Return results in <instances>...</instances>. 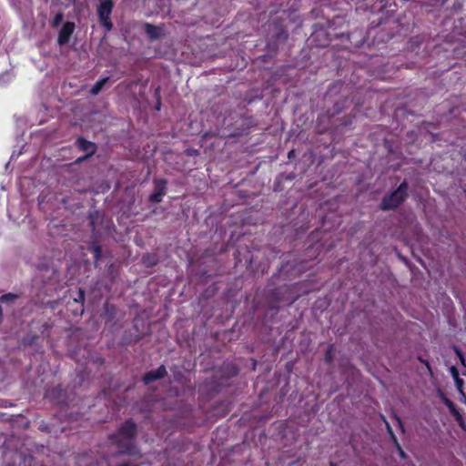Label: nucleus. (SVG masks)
Wrapping results in <instances>:
<instances>
[{
	"label": "nucleus",
	"mask_w": 466,
	"mask_h": 466,
	"mask_svg": "<svg viewBox=\"0 0 466 466\" xmlns=\"http://www.w3.org/2000/svg\"><path fill=\"white\" fill-rule=\"evenodd\" d=\"M84 300H85V291L82 289H80L78 291V298H76L75 301L83 303Z\"/></svg>",
	"instance_id": "412c9836"
},
{
	"label": "nucleus",
	"mask_w": 466,
	"mask_h": 466,
	"mask_svg": "<svg viewBox=\"0 0 466 466\" xmlns=\"http://www.w3.org/2000/svg\"><path fill=\"white\" fill-rule=\"evenodd\" d=\"M419 360H420L421 363H423V364H425V365H426V367H427L428 370H429L431 373L432 372V370H431V365H430L429 361H427V360H423V359H422V358H420V357L419 358Z\"/></svg>",
	"instance_id": "393cba45"
},
{
	"label": "nucleus",
	"mask_w": 466,
	"mask_h": 466,
	"mask_svg": "<svg viewBox=\"0 0 466 466\" xmlns=\"http://www.w3.org/2000/svg\"><path fill=\"white\" fill-rule=\"evenodd\" d=\"M132 448L133 447L131 445H128L126 447V449L121 450L120 453H129L130 454V453H132Z\"/></svg>",
	"instance_id": "bb28decb"
},
{
	"label": "nucleus",
	"mask_w": 466,
	"mask_h": 466,
	"mask_svg": "<svg viewBox=\"0 0 466 466\" xmlns=\"http://www.w3.org/2000/svg\"><path fill=\"white\" fill-rule=\"evenodd\" d=\"M450 411L453 415L455 420L458 421L459 425L461 428H464L463 418H462L461 414L459 412V410H457V408L454 407L453 409H451Z\"/></svg>",
	"instance_id": "ddd939ff"
},
{
	"label": "nucleus",
	"mask_w": 466,
	"mask_h": 466,
	"mask_svg": "<svg viewBox=\"0 0 466 466\" xmlns=\"http://www.w3.org/2000/svg\"><path fill=\"white\" fill-rule=\"evenodd\" d=\"M333 359V350L332 347H329L326 353H325V360L328 362H330Z\"/></svg>",
	"instance_id": "aec40b11"
},
{
	"label": "nucleus",
	"mask_w": 466,
	"mask_h": 466,
	"mask_svg": "<svg viewBox=\"0 0 466 466\" xmlns=\"http://www.w3.org/2000/svg\"><path fill=\"white\" fill-rule=\"evenodd\" d=\"M88 249L94 254L96 260L100 259L102 256V248L99 245L93 244L88 248Z\"/></svg>",
	"instance_id": "9d476101"
},
{
	"label": "nucleus",
	"mask_w": 466,
	"mask_h": 466,
	"mask_svg": "<svg viewBox=\"0 0 466 466\" xmlns=\"http://www.w3.org/2000/svg\"><path fill=\"white\" fill-rule=\"evenodd\" d=\"M329 466H337V464L331 461L329 462Z\"/></svg>",
	"instance_id": "7c9ffc66"
},
{
	"label": "nucleus",
	"mask_w": 466,
	"mask_h": 466,
	"mask_svg": "<svg viewBox=\"0 0 466 466\" xmlns=\"http://www.w3.org/2000/svg\"><path fill=\"white\" fill-rule=\"evenodd\" d=\"M450 411L453 415L455 420L458 421L459 425L461 428H464L463 418H462L461 414L459 412V410H457V408L454 407L453 409H451Z\"/></svg>",
	"instance_id": "4468645a"
},
{
	"label": "nucleus",
	"mask_w": 466,
	"mask_h": 466,
	"mask_svg": "<svg viewBox=\"0 0 466 466\" xmlns=\"http://www.w3.org/2000/svg\"><path fill=\"white\" fill-rule=\"evenodd\" d=\"M293 155H294V151L293 150L289 151L288 154L289 158H291L293 157Z\"/></svg>",
	"instance_id": "c756f323"
},
{
	"label": "nucleus",
	"mask_w": 466,
	"mask_h": 466,
	"mask_svg": "<svg viewBox=\"0 0 466 466\" xmlns=\"http://www.w3.org/2000/svg\"><path fill=\"white\" fill-rule=\"evenodd\" d=\"M450 411L453 415L455 420L458 421L459 425L461 428H464L463 418H462L461 414L459 412V410H457V408L454 407L453 409H451Z\"/></svg>",
	"instance_id": "f8f14e48"
},
{
	"label": "nucleus",
	"mask_w": 466,
	"mask_h": 466,
	"mask_svg": "<svg viewBox=\"0 0 466 466\" xmlns=\"http://www.w3.org/2000/svg\"><path fill=\"white\" fill-rule=\"evenodd\" d=\"M454 351L456 353V355L458 356V358L460 359V361L461 363L463 365V366H466L465 364V359H464V356H463V353L462 351L456 346H454Z\"/></svg>",
	"instance_id": "6ab92c4d"
},
{
	"label": "nucleus",
	"mask_w": 466,
	"mask_h": 466,
	"mask_svg": "<svg viewBox=\"0 0 466 466\" xmlns=\"http://www.w3.org/2000/svg\"><path fill=\"white\" fill-rule=\"evenodd\" d=\"M387 430H388L390 435L391 436V439L397 443V439H396L390 426L389 425V423H387Z\"/></svg>",
	"instance_id": "a878e982"
},
{
	"label": "nucleus",
	"mask_w": 466,
	"mask_h": 466,
	"mask_svg": "<svg viewBox=\"0 0 466 466\" xmlns=\"http://www.w3.org/2000/svg\"><path fill=\"white\" fill-rule=\"evenodd\" d=\"M394 417H395V419H396V420H397V422H398V425L400 426V429H401V431H403V424H402L401 420H400L398 416H396V415H395Z\"/></svg>",
	"instance_id": "cd10ccee"
},
{
	"label": "nucleus",
	"mask_w": 466,
	"mask_h": 466,
	"mask_svg": "<svg viewBox=\"0 0 466 466\" xmlns=\"http://www.w3.org/2000/svg\"><path fill=\"white\" fill-rule=\"evenodd\" d=\"M450 411L453 415L455 420L458 421L459 425L461 428H464L463 418H462L461 414L459 412V410H457V408L454 407L453 409H451Z\"/></svg>",
	"instance_id": "9b49d317"
},
{
	"label": "nucleus",
	"mask_w": 466,
	"mask_h": 466,
	"mask_svg": "<svg viewBox=\"0 0 466 466\" xmlns=\"http://www.w3.org/2000/svg\"><path fill=\"white\" fill-rule=\"evenodd\" d=\"M167 372L164 365L159 366L156 370L147 372L143 377V381L149 384L155 380H160L167 376Z\"/></svg>",
	"instance_id": "39448f33"
},
{
	"label": "nucleus",
	"mask_w": 466,
	"mask_h": 466,
	"mask_svg": "<svg viewBox=\"0 0 466 466\" xmlns=\"http://www.w3.org/2000/svg\"><path fill=\"white\" fill-rule=\"evenodd\" d=\"M450 411L453 415L455 420L458 421L459 425L461 428H464L463 418H462L461 414L459 412V410H457V408L454 407L453 409H451Z\"/></svg>",
	"instance_id": "2eb2a0df"
},
{
	"label": "nucleus",
	"mask_w": 466,
	"mask_h": 466,
	"mask_svg": "<svg viewBox=\"0 0 466 466\" xmlns=\"http://www.w3.org/2000/svg\"><path fill=\"white\" fill-rule=\"evenodd\" d=\"M157 190L149 196V200L153 203H159L162 201L163 196L166 194L167 181L165 179L155 180Z\"/></svg>",
	"instance_id": "423d86ee"
},
{
	"label": "nucleus",
	"mask_w": 466,
	"mask_h": 466,
	"mask_svg": "<svg viewBox=\"0 0 466 466\" xmlns=\"http://www.w3.org/2000/svg\"><path fill=\"white\" fill-rule=\"evenodd\" d=\"M145 31L152 40L158 39L162 36V29L148 23L145 24Z\"/></svg>",
	"instance_id": "6e6552de"
},
{
	"label": "nucleus",
	"mask_w": 466,
	"mask_h": 466,
	"mask_svg": "<svg viewBox=\"0 0 466 466\" xmlns=\"http://www.w3.org/2000/svg\"><path fill=\"white\" fill-rule=\"evenodd\" d=\"M75 24L73 22H66L59 31L57 43L59 46H65L69 42L70 36L74 33Z\"/></svg>",
	"instance_id": "20e7f679"
},
{
	"label": "nucleus",
	"mask_w": 466,
	"mask_h": 466,
	"mask_svg": "<svg viewBox=\"0 0 466 466\" xmlns=\"http://www.w3.org/2000/svg\"><path fill=\"white\" fill-rule=\"evenodd\" d=\"M463 159L466 160V153L463 155Z\"/></svg>",
	"instance_id": "473e14b6"
},
{
	"label": "nucleus",
	"mask_w": 466,
	"mask_h": 466,
	"mask_svg": "<svg viewBox=\"0 0 466 466\" xmlns=\"http://www.w3.org/2000/svg\"><path fill=\"white\" fill-rule=\"evenodd\" d=\"M63 19H64L63 13H61V12L57 13L55 15L53 21L51 22V26L54 28L57 27L62 23Z\"/></svg>",
	"instance_id": "dca6fc26"
},
{
	"label": "nucleus",
	"mask_w": 466,
	"mask_h": 466,
	"mask_svg": "<svg viewBox=\"0 0 466 466\" xmlns=\"http://www.w3.org/2000/svg\"><path fill=\"white\" fill-rule=\"evenodd\" d=\"M76 146L82 151H88L89 156L93 155L96 152V147L94 143L86 140L83 137H78L76 140Z\"/></svg>",
	"instance_id": "0eeeda50"
},
{
	"label": "nucleus",
	"mask_w": 466,
	"mask_h": 466,
	"mask_svg": "<svg viewBox=\"0 0 466 466\" xmlns=\"http://www.w3.org/2000/svg\"><path fill=\"white\" fill-rule=\"evenodd\" d=\"M17 296L13 293H7L0 297V302H14Z\"/></svg>",
	"instance_id": "f3484780"
},
{
	"label": "nucleus",
	"mask_w": 466,
	"mask_h": 466,
	"mask_svg": "<svg viewBox=\"0 0 466 466\" xmlns=\"http://www.w3.org/2000/svg\"><path fill=\"white\" fill-rule=\"evenodd\" d=\"M137 432V425L132 420H127L118 430L116 435L113 436L114 441L121 447L122 441H130Z\"/></svg>",
	"instance_id": "7ed1b4c3"
},
{
	"label": "nucleus",
	"mask_w": 466,
	"mask_h": 466,
	"mask_svg": "<svg viewBox=\"0 0 466 466\" xmlns=\"http://www.w3.org/2000/svg\"><path fill=\"white\" fill-rule=\"evenodd\" d=\"M398 448L400 450V454L401 457H404L405 456V452L400 449V447L398 445Z\"/></svg>",
	"instance_id": "c85d7f7f"
},
{
	"label": "nucleus",
	"mask_w": 466,
	"mask_h": 466,
	"mask_svg": "<svg viewBox=\"0 0 466 466\" xmlns=\"http://www.w3.org/2000/svg\"><path fill=\"white\" fill-rule=\"evenodd\" d=\"M109 77H104L99 79L90 89V94L93 96H96L104 87V86L108 82Z\"/></svg>",
	"instance_id": "1a4fd4ad"
},
{
	"label": "nucleus",
	"mask_w": 466,
	"mask_h": 466,
	"mask_svg": "<svg viewBox=\"0 0 466 466\" xmlns=\"http://www.w3.org/2000/svg\"><path fill=\"white\" fill-rule=\"evenodd\" d=\"M444 404L447 406L449 410L451 409H453L454 407H456L455 404L451 400H449L448 398L444 399Z\"/></svg>",
	"instance_id": "b1692460"
},
{
	"label": "nucleus",
	"mask_w": 466,
	"mask_h": 466,
	"mask_svg": "<svg viewBox=\"0 0 466 466\" xmlns=\"http://www.w3.org/2000/svg\"><path fill=\"white\" fill-rule=\"evenodd\" d=\"M450 372H451L452 378L454 379V380H457L458 378H460L459 371L456 367H454V366L451 367Z\"/></svg>",
	"instance_id": "4be33fe9"
},
{
	"label": "nucleus",
	"mask_w": 466,
	"mask_h": 466,
	"mask_svg": "<svg viewBox=\"0 0 466 466\" xmlns=\"http://www.w3.org/2000/svg\"><path fill=\"white\" fill-rule=\"evenodd\" d=\"M455 381V385H456V388L458 390V391L460 392V394L462 396V397H465V393L463 391V384H464V381L461 378H458L457 380H454Z\"/></svg>",
	"instance_id": "a211bd4d"
},
{
	"label": "nucleus",
	"mask_w": 466,
	"mask_h": 466,
	"mask_svg": "<svg viewBox=\"0 0 466 466\" xmlns=\"http://www.w3.org/2000/svg\"><path fill=\"white\" fill-rule=\"evenodd\" d=\"M91 226L93 228V230H95V226H94V221L93 220L91 221Z\"/></svg>",
	"instance_id": "2f4dec72"
},
{
	"label": "nucleus",
	"mask_w": 466,
	"mask_h": 466,
	"mask_svg": "<svg viewBox=\"0 0 466 466\" xmlns=\"http://www.w3.org/2000/svg\"><path fill=\"white\" fill-rule=\"evenodd\" d=\"M114 8L113 0H99L97 6V16L100 25L109 32L113 28V23L111 21V13Z\"/></svg>",
	"instance_id": "f03ea898"
},
{
	"label": "nucleus",
	"mask_w": 466,
	"mask_h": 466,
	"mask_svg": "<svg viewBox=\"0 0 466 466\" xmlns=\"http://www.w3.org/2000/svg\"><path fill=\"white\" fill-rule=\"evenodd\" d=\"M36 339H37V336H34L31 339H24L22 343L24 345H32Z\"/></svg>",
	"instance_id": "5701e85b"
},
{
	"label": "nucleus",
	"mask_w": 466,
	"mask_h": 466,
	"mask_svg": "<svg viewBox=\"0 0 466 466\" xmlns=\"http://www.w3.org/2000/svg\"><path fill=\"white\" fill-rule=\"evenodd\" d=\"M408 184L403 181L398 188L391 194L385 196L380 203V208L382 210H390L397 208L408 196Z\"/></svg>",
	"instance_id": "f257e3e1"
}]
</instances>
